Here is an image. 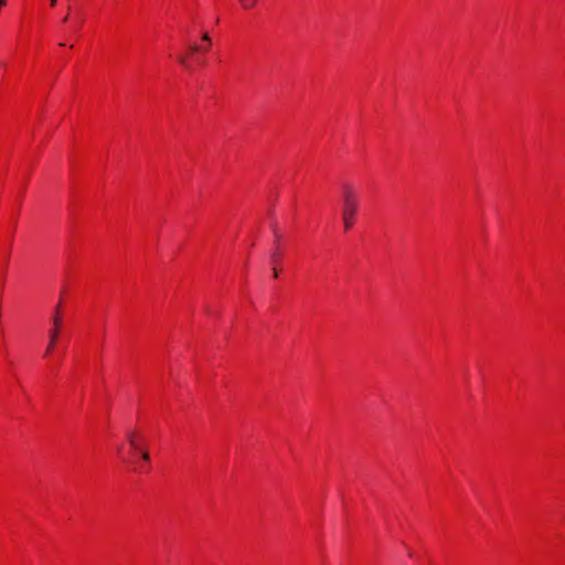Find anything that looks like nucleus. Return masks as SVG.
Segmentation results:
<instances>
[{
  "instance_id": "nucleus-1",
  "label": "nucleus",
  "mask_w": 565,
  "mask_h": 565,
  "mask_svg": "<svg viewBox=\"0 0 565 565\" xmlns=\"http://www.w3.org/2000/svg\"><path fill=\"white\" fill-rule=\"evenodd\" d=\"M356 212L358 196L351 185L344 184L342 186V220L347 231L352 227Z\"/></svg>"
},
{
  "instance_id": "nucleus-2",
  "label": "nucleus",
  "mask_w": 565,
  "mask_h": 565,
  "mask_svg": "<svg viewBox=\"0 0 565 565\" xmlns=\"http://www.w3.org/2000/svg\"><path fill=\"white\" fill-rule=\"evenodd\" d=\"M58 308L60 307L57 306L56 313L53 317V329H51V332H50V342L47 344L45 354L51 353V351L53 350V348L55 345L57 335H58V330H60V326H61V318H60V315H58Z\"/></svg>"
},
{
  "instance_id": "nucleus-3",
  "label": "nucleus",
  "mask_w": 565,
  "mask_h": 565,
  "mask_svg": "<svg viewBox=\"0 0 565 565\" xmlns=\"http://www.w3.org/2000/svg\"><path fill=\"white\" fill-rule=\"evenodd\" d=\"M202 40H203V42H205V44H204L203 46H199V45H196V44H194V43L189 44V52H190L191 54H194V53H196V52H199V51H202V52H206V51H209V49H210V46H211V38L209 36V34H207V33H204V34L202 35Z\"/></svg>"
},
{
  "instance_id": "nucleus-4",
  "label": "nucleus",
  "mask_w": 565,
  "mask_h": 565,
  "mask_svg": "<svg viewBox=\"0 0 565 565\" xmlns=\"http://www.w3.org/2000/svg\"><path fill=\"white\" fill-rule=\"evenodd\" d=\"M274 235H275V241H276V245H275L276 250L271 254V260L274 263H276V262H278V259L280 257V254L278 253V248H279L278 242L280 241L281 236L276 228H274Z\"/></svg>"
},
{
  "instance_id": "nucleus-5",
  "label": "nucleus",
  "mask_w": 565,
  "mask_h": 565,
  "mask_svg": "<svg viewBox=\"0 0 565 565\" xmlns=\"http://www.w3.org/2000/svg\"><path fill=\"white\" fill-rule=\"evenodd\" d=\"M128 440H129L130 446H131L136 451H139V450H140V448H139V445H138V443H137V439H136L135 434H132V433L128 434Z\"/></svg>"
},
{
  "instance_id": "nucleus-6",
  "label": "nucleus",
  "mask_w": 565,
  "mask_h": 565,
  "mask_svg": "<svg viewBox=\"0 0 565 565\" xmlns=\"http://www.w3.org/2000/svg\"><path fill=\"white\" fill-rule=\"evenodd\" d=\"M178 61H179L180 64H182L186 68H191L192 67L191 62H190V57L188 55H180Z\"/></svg>"
},
{
  "instance_id": "nucleus-7",
  "label": "nucleus",
  "mask_w": 565,
  "mask_h": 565,
  "mask_svg": "<svg viewBox=\"0 0 565 565\" xmlns=\"http://www.w3.org/2000/svg\"><path fill=\"white\" fill-rule=\"evenodd\" d=\"M256 1L257 0H239V2L245 9L253 8L256 4Z\"/></svg>"
},
{
  "instance_id": "nucleus-8",
  "label": "nucleus",
  "mask_w": 565,
  "mask_h": 565,
  "mask_svg": "<svg viewBox=\"0 0 565 565\" xmlns=\"http://www.w3.org/2000/svg\"><path fill=\"white\" fill-rule=\"evenodd\" d=\"M141 458L145 461H149L150 459L149 454L147 451H141Z\"/></svg>"
},
{
  "instance_id": "nucleus-9",
  "label": "nucleus",
  "mask_w": 565,
  "mask_h": 565,
  "mask_svg": "<svg viewBox=\"0 0 565 565\" xmlns=\"http://www.w3.org/2000/svg\"><path fill=\"white\" fill-rule=\"evenodd\" d=\"M56 1L57 0H50L51 6L54 7L56 4Z\"/></svg>"
},
{
  "instance_id": "nucleus-10",
  "label": "nucleus",
  "mask_w": 565,
  "mask_h": 565,
  "mask_svg": "<svg viewBox=\"0 0 565 565\" xmlns=\"http://www.w3.org/2000/svg\"><path fill=\"white\" fill-rule=\"evenodd\" d=\"M274 277L277 278L278 277V271L276 269H274Z\"/></svg>"
},
{
  "instance_id": "nucleus-11",
  "label": "nucleus",
  "mask_w": 565,
  "mask_h": 565,
  "mask_svg": "<svg viewBox=\"0 0 565 565\" xmlns=\"http://www.w3.org/2000/svg\"><path fill=\"white\" fill-rule=\"evenodd\" d=\"M68 20V17L66 15L64 19H63V22H66Z\"/></svg>"
}]
</instances>
